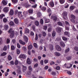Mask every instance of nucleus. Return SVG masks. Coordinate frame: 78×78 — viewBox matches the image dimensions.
Listing matches in <instances>:
<instances>
[{
  "label": "nucleus",
  "instance_id": "5701e85b",
  "mask_svg": "<svg viewBox=\"0 0 78 78\" xmlns=\"http://www.w3.org/2000/svg\"><path fill=\"white\" fill-rule=\"evenodd\" d=\"M41 10L43 11H45L46 10V7H42L41 8Z\"/></svg>",
  "mask_w": 78,
  "mask_h": 78
},
{
  "label": "nucleus",
  "instance_id": "f3484780",
  "mask_svg": "<svg viewBox=\"0 0 78 78\" xmlns=\"http://www.w3.org/2000/svg\"><path fill=\"white\" fill-rule=\"evenodd\" d=\"M64 34L65 35H66V36H68V37L69 36V35H70V33H69L67 31L65 32L64 33Z\"/></svg>",
  "mask_w": 78,
  "mask_h": 78
},
{
  "label": "nucleus",
  "instance_id": "603ef678",
  "mask_svg": "<svg viewBox=\"0 0 78 78\" xmlns=\"http://www.w3.org/2000/svg\"><path fill=\"white\" fill-rule=\"evenodd\" d=\"M74 49L75 51H78V47H75L74 48Z\"/></svg>",
  "mask_w": 78,
  "mask_h": 78
},
{
  "label": "nucleus",
  "instance_id": "c03bdc74",
  "mask_svg": "<svg viewBox=\"0 0 78 78\" xmlns=\"http://www.w3.org/2000/svg\"><path fill=\"white\" fill-rule=\"evenodd\" d=\"M70 17L72 19H75V16L73 15H71L70 16Z\"/></svg>",
  "mask_w": 78,
  "mask_h": 78
},
{
  "label": "nucleus",
  "instance_id": "423d86ee",
  "mask_svg": "<svg viewBox=\"0 0 78 78\" xmlns=\"http://www.w3.org/2000/svg\"><path fill=\"white\" fill-rule=\"evenodd\" d=\"M4 12H7L9 10V7H5L3 9Z\"/></svg>",
  "mask_w": 78,
  "mask_h": 78
},
{
  "label": "nucleus",
  "instance_id": "39448f33",
  "mask_svg": "<svg viewBox=\"0 0 78 78\" xmlns=\"http://www.w3.org/2000/svg\"><path fill=\"white\" fill-rule=\"evenodd\" d=\"M62 30V28L59 27H57L56 28V31L58 33H60V32Z\"/></svg>",
  "mask_w": 78,
  "mask_h": 78
},
{
  "label": "nucleus",
  "instance_id": "bf43d9fd",
  "mask_svg": "<svg viewBox=\"0 0 78 78\" xmlns=\"http://www.w3.org/2000/svg\"><path fill=\"white\" fill-rule=\"evenodd\" d=\"M51 74L52 75H56V72H55L52 71L51 72Z\"/></svg>",
  "mask_w": 78,
  "mask_h": 78
},
{
  "label": "nucleus",
  "instance_id": "9d476101",
  "mask_svg": "<svg viewBox=\"0 0 78 78\" xmlns=\"http://www.w3.org/2000/svg\"><path fill=\"white\" fill-rule=\"evenodd\" d=\"M14 11L12 10V9H11L10 11V12L9 13V15L10 16H12L14 14Z\"/></svg>",
  "mask_w": 78,
  "mask_h": 78
},
{
  "label": "nucleus",
  "instance_id": "dca6fc26",
  "mask_svg": "<svg viewBox=\"0 0 78 78\" xmlns=\"http://www.w3.org/2000/svg\"><path fill=\"white\" fill-rule=\"evenodd\" d=\"M19 42L21 44H22V45H25V42L22 41L21 40H20Z\"/></svg>",
  "mask_w": 78,
  "mask_h": 78
},
{
  "label": "nucleus",
  "instance_id": "338daca9",
  "mask_svg": "<svg viewBox=\"0 0 78 78\" xmlns=\"http://www.w3.org/2000/svg\"><path fill=\"white\" fill-rule=\"evenodd\" d=\"M56 70H59L60 69V67L59 66H57L56 68Z\"/></svg>",
  "mask_w": 78,
  "mask_h": 78
},
{
  "label": "nucleus",
  "instance_id": "4be33fe9",
  "mask_svg": "<svg viewBox=\"0 0 78 78\" xmlns=\"http://www.w3.org/2000/svg\"><path fill=\"white\" fill-rule=\"evenodd\" d=\"M12 43L13 44H16V40L15 39H13L12 40Z\"/></svg>",
  "mask_w": 78,
  "mask_h": 78
},
{
  "label": "nucleus",
  "instance_id": "20e7f679",
  "mask_svg": "<svg viewBox=\"0 0 78 78\" xmlns=\"http://www.w3.org/2000/svg\"><path fill=\"white\" fill-rule=\"evenodd\" d=\"M55 48L57 50V51H61L62 50V49L61 48V47L58 45H56L55 46Z\"/></svg>",
  "mask_w": 78,
  "mask_h": 78
},
{
  "label": "nucleus",
  "instance_id": "4468645a",
  "mask_svg": "<svg viewBox=\"0 0 78 78\" xmlns=\"http://www.w3.org/2000/svg\"><path fill=\"white\" fill-rule=\"evenodd\" d=\"M51 19H53L54 20H57V17L56 16H52L51 17Z\"/></svg>",
  "mask_w": 78,
  "mask_h": 78
},
{
  "label": "nucleus",
  "instance_id": "f03ea898",
  "mask_svg": "<svg viewBox=\"0 0 78 78\" xmlns=\"http://www.w3.org/2000/svg\"><path fill=\"white\" fill-rule=\"evenodd\" d=\"M64 66L66 68H67V69H70V68L72 67L73 65L72 64L69 63H65Z\"/></svg>",
  "mask_w": 78,
  "mask_h": 78
},
{
  "label": "nucleus",
  "instance_id": "c9c22d12",
  "mask_svg": "<svg viewBox=\"0 0 78 78\" xmlns=\"http://www.w3.org/2000/svg\"><path fill=\"white\" fill-rule=\"evenodd\" d=\"M56 35V32L55 31H53L52 32V36L53 37H55Z\"/></svg>",
  "mask_w": 78,
  "mask_h": 78
},
{
  "label": "nucleus",
  "instance_id": "c85d7f7f",
  "mask_svg": "<svg viewBox=\"0 0 78 78\" xmlns=\"http://www.w3.org/2000/svg\"><path fill=\"white\" fill-rule=\"evenodd\" d=\"M28 50H31V49H32V48H33V46L32 45H30L28 47Z\"/></svg>",
  "mask_w": 78,
  "mask_h": 78
},
{
  "label": "nucleus",
  "instance_id": "5fc2aeb1",
  "mask_svg": "<svg viewBox=\"0 0 78 78\" xmlns=\"http://www.w3.org/2000/svg\"><path fill=\"white\" fill-rule=\"evenodd\" d=\"M8 21V20L6 18H4L3 20V22H6Z\"/></svg>",
  "mask_w": 78,
  "mask_h": 78
},
{
  "label": "nucleus",
  "instance_id": "79ce46f5",
  "mask_svg": "<svg viewBox=\"0 0 78 78\" xmlns=\"http://www.w3.org/2000/svg\"><path fill=\"white\" fill-rule=\"evenodd\" d=\"M62 39L63 41H67V38L65 37H62Z\"/></svg>",
  "mask_w": 78,
  "mask_h": 78
},
{
  "label": "nucleus",
  "instance_id": "a18cd8bd",
  "mask_svg": "<svg viewBox=\"0 0 78 78\" xmlns=\"http://www.w3.org/2000/svg\"><path fill=\"white\" fill-rule=\"evenodd\" d=\"M47 12H51V10L49 8H48V9L47 10Z\"/></svg>",
  "mask_w": 78,
  "mask_h": 78
},
{
  "label": "nucleus",
  "instance_id": "bb28decb",
  "mask_svg": "<svg viewBox=\"0 0 78 78\" xmlns=\"http://www.w3.org/2000/svg\"><path fill=\"white\" fill-rule=\"evenodd\" d=\"M29 13H33V9H30L28 11Z\"/></svg>",
  "mask_w": 78,
  "mask_h": 78
},
{
  "label": "nucleus",
  "instance_id": "aec40b11",
  "mask_svg": "<svg viewBox=\"0 0 78 78\" xmlns=\"http://www.w3.org/2000/svg\"><path fill=\"white\" fill-rule=\"evenodd\" d=\"M49 4L51 6V7H54V3L53 2H51Z\"/></svg>",
  "mask_w": 78,
  "mask_h": 78
},
{
  "label": "nucleus",
  "instance_id": "9b49d317",
  "mask_svg": "<svg viewBox=\"0 0 78 78\" xmlns=\"http://www.w3.org/2000/svg\"><path fill=\"white\" fill-rule=\"evenodd\" d=\"M19 58H23V59H25L26 58V56L24 54H21L20 55Z\"/></svg>",
  "mask_w": 78,
  "mask_h": 78
},
{
  "label": "nucleus",
  "instance_id": "f704fd0d",
  "mask_svg": "<svg viewBox=\"0 0 78 78\" xmlns=\"http://www.w3.org/2000/svg\"><path fill=\"white\" fill-rule=\"evenodd\" d=\"M58 25H60V26H62V27H63V26H62V23L61 22H58Z\"/></svg>",
  "mask_w": 78,
  "mask_h": 78
},
{
  "label": "nucleus",
  "instance_id": "7ed1b4c3",
  "mask_svg": "<svg viewBox=\"0 0 78 78\" xmlns=\"http://www.w3.org/2000/svg\"><path fill=\"white\" fill-rule=\"evenodd\" d=\"M62 15L63 17V18L65 19H66L65 17H66V18L67 17V13L66 12H64L62 13Z\"/></svg>",
  "mask_w": 78,
  "mask_h": 78
},
{
  "label": "nucleus",
  "instance_id": "2f4dec72",
  "mask_svg": "<svg viewBox=\"0 0 78 78\" xmlns=\"http://www.w3.org/2000/svg\"><path fill=\"white\" fill-rule=\"evenodd\" d=\"M27 73L28 75H31V71H29Z\"/></svg>",
  "mask_w": 78,
  "mask_h": 78
},
{
  "label": "nucleus",
  "instance_id": "6ab92c4d",
  "mask_svg": "<svg viewBox=\"0 0 78 78\" xmlns=\"http://www.w3.org/2000/svg\"><path fill=\"white\" fill-rule=\"evenodd\" d=\"M27 63L28 64H31V61H30V58H28L27 59Z\"/></svg>",
  "mask_w": 78,
  "mask_h": 78
},
{
  "label": "nucleus",
  "instance_id": "cd10ccee",
  "mask_svg": "<svg viewBox=\"0 0 78 78\" xmlns=\"http://www.w3.org/2000/svg\"><path fill=\"white\" fill-rule=\"evenodd\" d=\"M14 21L16 24H17V23H18V20H17V18L15 19L14 20Z\"/></svg>",
  "mask_w": 78,
  "mask_h": 78
},
{
  "label": "nucleus",
  "instance_id": "8fccbe9b",
  "mask_svg": "<svg viewBox=\"0 0 78 78\" xmlns=\"http://www.w3.org/2000/svg\"><path fill=\"white\" fill-rule=\"evenodd\" d=\"M40 22L41 24H43V23H44V20H42V19H41Z\"/></svg>",
  "mask_w": 78,
  "mask_h": 78
},
{
  "label": "nucleus",
  "instance_id": "7c9ffc66",
  "mask_svg": "<svg viewBox=\"0 0 78 78\" xmlns=\"http://www.w3.org/2000/svg\"><path fill=\"white\" fill-rule=\"evenodd\" d=\"M6 55V52H4L1 55V56H5V55Z\"/></svg>",
  "mask_w": 78,
  "mask_h": 78
},
{
  "label": "nucleus",
  "instance_id": "473e14b6",
  "mask_svg": "<svg viewBox=\"0 0 78 78\" xmlns=\"http://www.w3.org/2000/svg\"><path fill=\"white\" fill-rule=\"evenodd\" d=\"M28 69L29 71L32 72V67L31 66H30L28 67Z\"/></svg>",
  "mask_w": 78,
  "mask_h": 78
},
{
  "label": "nucleus",
  "instance_id": "0e129e2a",
  "mask_svg": "<svg viewBox=\"0 0 78 78\" xmlns=\"http://www.w3.org/2000/svg\"><path fill=\"white\" fill-rule=\"evenodd\" d=\"M30 34L31 35V36H34V32L33 31L30 32Z\"/></svg>",
  "mask_w": 78,
  "mask_h": 78
},
{
  "label": "nucleus",
  "instance_id": "c756f323",
  "mask_svg": "<svg viewBox=\"0 0 78 78\" xmlns=\"http://www.w3.org/2000/svg\"><path fill=\"white\" fill-rule=\"evenodd\" d=\"M12 1L13 3H16L18 2V0H12Z\"/></svg>",
  "mask_w": 78,
  "mask_h": 78
},
{
  "label": "nucleus",
  "instance_id": "4d7b16f0",
  "mask_svg": "<svg viewBox=\"0 0 78 78\" xmlns=\"http://www.w3.org/2000/svg\"><path fill=\"white\" fill-rule=\"evenodd\" d=\"M68 7H69V5L67 4H65V8H67Z\"/></svg>",
  "mask_w": 78,
  "mask_h": 78
},
{
  "label": "nucleus",
  "instance_id": "69168bd1",
  "mask_svg": "<svg viewBox=\"0 0 78 78\" xmlns=\"http://www.w3.org/2000/svg\"><path fill=\"white\" fill-rule=\"evenodd\" d=\"M30 19H31L32 20H35V18L32 17V16H30Z\"/></svg>",
  "mask_w": 78,
  "mask_h": 78
},
{
  "label": "nucleus",
  "instance_id": "774afa93",
  "mask_svg": "<svg viewBox=\"0 0 78 78\" xmlns=\"http://www.w3.org/2000/svg\"><path fill=\"white\" fill-rule=\"evenodd\" d=\"M51 29L52 28H48V32H50V31H51Z\"/></svg>",
  "mask_w": 78,
  "mask_h": 78
},
{
  "label": "nucleus",
  "instance_id": "f257e3e1",
  "mask_svg": "<svg viewBox=\"0 0 78 78\" xmlns=\"http://www.w3.org/2000/svg\"><path fill=\"white\" fill-rule=\"evenodd\" d=\"M13 29L12 28H11L8 31L9 33H10V38H12L14 35V31L13 30Z\"/></svg>",
  "mask_w": 78,
  "mask_h": 78
},
{
  "label": "nucleus",
  "instance_id": "49530a36",
  "mask_svg": "<svg viewBox=\"0 0 78 78\" xmlns=\"http://www.w3.org/2000/svg\"><path fill=\"white\" fill-rule=\"evenodd\" d=\"M22 49L23 51H26V50H27V48H26L25 47H23Z\"/></svg>",
  "mask_w": 78,
  "mask_h": 78
},
{
  "label": "nucleus",
  "instance_id": "ea45409f",
  "mask_svg": "<svg viewBox=\"0 0 78 78\" xmlns=\"http://www.w3.org/2000/svg\"><path fill=\"white\" fill-rule=\"evenodd\" d=\"M19 63V62L18 61V60L17 59H16L15 60V64L16 65H17Z\"/></svg>",
  "mask_w": 78,
  "mask_h": 78
},
{
  "label": "nucleus",
  "instance_id": "e433bc0d",
  "mask_svg": "<svg viewBox=\"0 0 78 78\" xmlns=\"http://www.w3.org/2000/svg\"><path fill=\"white\" fill-rule=\"evenodd\" d=\"M11 48L12 50H14L15 49V47H14V45H11Z\"/></svg>",
  "mask_w": 78,
  "mask_h": 78
},
{
  "label": "nucleus",
  "instance_id": "a19ab883",
  "mask_svg": "<svg viewBox=\"0 0 78 78\" xmlns=\"http://www.w3.org/2000/svg\"><path fill=\"white\" fill-rule=\"evenodd\" d=\"M8 59L9 60H11L12 59V57H11V55H9L8 56Z\"/></svg>",
  "mask_w": 78,
  "mask_h": 78
},
{
  "label": "nucleus",
  "instance_id": "2eb2a0df",
  "mask_svg": "<svg viewBox=\"0 0 78 78\" xmlns=\"http://www.w3.org/2000/svg\"><path fill=\"white\" fill-rule=\"evenodd\" d=\"M49 49L50 50H53V45L52 44H50Z\"/></svg>",
  "mask_w": 78,
  "mask_h": 78
},
{
  "label": "nucleus",
  "instance_id": "864d4df0",
  "mask_svg": "<svg viewBox=\"0 0 78 78\" xmlns=\"http://www.w3.org/2000/svg\"><path fill=\"white\" fill-rule=\"evenodd\" d=\"M74 8L75 7L73 6L70 7V9H71V10H73Z\"/></svg>",
  "mask_w": 78,
  "mask_h": 78
},
{
  "label": "nucleus",
  "instance_id": "6e6552de",
  "mask_svg": "<svg viewBox=\"0 0 78 78\" xmlns=\"http://www.w3.org/2000/svg\"><path fill=\"white\" fill-rule=\"evenodd\" d=\"M43 19L44 21H45V23H48V22H50V19H47L45 17H44Z\"/></svg>",
  "mask_w": 78,
  "mask_h": 78
},
{
  "label": "nucleus",
  "instance_id": "052dcab7",
  "mask_svg": "<svg viewBox=\"0 0 78 78\" xmlns=\"http://www.w3.org/2000/svg\"><path fill=\"white\" fill-rule=\"evenodd\" d=\"M16 51H17V54L18 55H19V54L20 53V50H19V49H17Z\"/></svg>",
  "mask_w": 78,
  "mask_h": 78
},
{
  "label": "nucleus",
  "instance_id": "a878e982",
  "mask_svg": "<svg viewBox=\"0 0 78 78\" xmlns=\"http://www.w3.org/2000/svg\"><path fill=\"white\" fill-rule=\"evenodd\" d=\"M2 3L4 5H7V2L5 0H3L2 1Z\"/></svg>",
  "mask_w": 78,
  "mask_h": 78
},
{
  "label": "nucleus",
  "instance_id": "13d9d810",
  "mask_svg": "<svg viewBox=\"0 0 78 78\" xmlns=\"http://www.w3.org/2000/svg\"><path fill=\"white\" fill-rule=\"evenodd\" d=\"M38 39V37L37 35V34H36V37L35 38V40L37 41V40Z\"/></svg>",
  "mask_w": 78,
  "mask_h": 78
},
{
  "label": "nucleus",
  "instance_id": "3c124183",
  "mask_svg": "<svg viewBox=\"0 0 78 78\" xmlns=\"http://www.w3.org/2000/svg\"><path fill=\"white\" fill-rule=\"evenodd\" d=\"M43 29L45 30H47V26H44L43 27Z\"/></svg>",
  "mask_w": 78,
  "mask_h": 78
},
{
  "label": "nucleus",
  "instance_id": "f8f14e48",
  "mask_svg": "<svg viewBox=\"0 0 78 78\" xmlns=\"http://www.w3.org/2000/svg\"><path fill=\"white\" fill-rule=\"evenodd\" d=\"M22 67H23V72H25V71L27 70V67L26 66H24L23 65Z\"/></svg>",
  "mask_w": 78,
  "mask_h": 78
},
{
  "label": "nucleus",
  "instance_id": "0eeeda50",
  "mask_svg": "<svg viewBox=\"0 0 78 78\" xmlns=\"http://www.w3.org/2000/svg\"><path fill=\"white\" fill-rule=\"evenodd\" d=\"M60 45L61 47L64 48L65 47V46H66V45L65 44V43H64V42L62 41H61L60 43Z\"/></svg>",
  "mask_w": 78,
  "mask_h": 78
},
{
  "label": "nucleus",
  "instance_id": "b1692460",
  "mask_svg": "<svg viewBox=\"0 0 78 78\" xmlns=\"http://www.w3.org/2000/svg\"><path fill=\"white\" fill-rule=\"evenodd\" d=\"M35 25L37 26H38L39 25V23L37 21H36L35 22Z\"/></svg>",
  "mask_w": 78,
  "mask_h": 78
},
{
  "label": "nucleus",
  "instance_id": "1a4fd4ad",
  "mask_svg": "<svg viewBox=\"0 0 78 78\" xmlns=\"http://www.w3.org/2000/svg\"><path fill=\"white\" fill-rule=\"evenodd\" d=\"M23 38L25 42H28V38L27 37V36H24L23 37Z\"/></svg>",
  "mask_w": 78,
  "mask_h": 78
},
{
  "label": "nucleus",
  "instance_id": "de8ad7c7",
  "mask_svg": "<svg viewBox=\"0 0 78 78\" xmlns=\"http://www.w3.org/2000/svg\"><path fill=\"white\" fill-rule=\"evenodd\" d=\"M4 16H5V15H4L3 14H2V15H0V19H2V18H3V17H4Z\"/></svg>",
  "mask_w": 78,
  "mask_h": 78
},
{
  "label": "nucleus",
  "instance_id": "09e8293b",
  "mask_svg": "<svg viewBox=\"0 0 78 78\" xmlns=\"http://www.w3.org/2000/svg\"><path fill=\"white\" fill-rule=\"evenodd\" d=\"M4 28L5 30H8V26L7 25H5Z\"/></svg>",
  "mask_w": 78,
  "mask_h": 78
},
{
  "label": "nucleus",
  "instance_id": "ddd939ff",
  "mask_svg": "<svg viewBox=\"0 0 78 78\" xmlns=\"http://www.w3.org/2000/svg\"><path fill=\"white\" fill-rule=\"evenodd\" d=\"M54 55L56 56H61V54L59 52H55L54 53Z\"/></svg>",
  "mask_w": 78,
  "mask_h": 78
},
{
  "label": "nucleus",
  "instance_id": "72a5a7b5",
  "mask_svg": "<svg viewBox=\"0 0 78 78\" xmlns=\"http://www.w3.org/2000/svg\"><path fill=\"white\" fill-rule=\"evenodd\" d=\"M9 24L10 25H11V26H13V25H14V22H13L11 21L10 22Z\"/></svg>",
  "mask_w": 78,
  "mask_h": 78
},
{
  "label": "nucleus",
  "instance_id": "393cba45",
  "mask_svg": "<svg viewBox=\"0 0 78 78\" xmlns=\"http://www.w3.org/2000/svg\"><path fill=\"white\" fill-rule=\"evenodd\" d=\"M59 2L61 4H63L65 2V0H60Z\"/></svg>",
  "mask_w": 78,
  "mask_h": 78
},
{
  "label": "nucleus",
  "instance_id": "a211bd4d",
  "mask_svg": "<svg viewBox=\"0 0 78 78\" xmlns=\"http://www.w3.org/2000/svg\"><path fill=\"white\" fill-rule=\"evenodd\" d=\"M29 29L27 28H26L25 30V33H29Z\"/></svg>",
  "mask_w": 78,
  "mask_h": 78
},
{
  "label": "nucleus",
  "instance_id": "4c0bfd02",
  "mask_svg": "<svg viewBox=\"0 0 78 78\" xmlns=\"http://www.w3.org/2000/svg\"><path fill=\"white\" fill-rule=\"evenodd\" d=\"M37 15V16L38 17H39L41 16V13L40 12H38Z\"/></svg>",
  "mask_w": 78,
  "mask_h": 78
},
{
  "label": "nucleus",
  "instance_id": "37998d69",
  "mask_svg": "<svg viewBox=\"0 0 78 78\" xmlns=\"http://www.w3.org/2000/svg\"><path fill=\"white\" fill-rule=\"evenodd\" d=\"M19 16H20V17H22V12H19L18 13Z\"/></svg>",
  "mask_w": 78,
  "mask_h": 78
},
{
  "label": "nucleus",
  "instance_id": "6e6d98bb",
  "mask_svg": "<svg viewBox=\"0 0 78 78\" xmlns=\"http://www.w3.org/2000/svg\"><path fill=\"white\" fill-rule=\"evenodd\" d=\"M40 64L42 66H43V65H44V61H43V60H41L40 61Z\"/></svg>",
  "mask_w": 78,
  "mask_h": 78
},
{
  "label": "nucleus",
  "instance_id": "412c9836",
  "mask_svg": "<svg viewBox=\"0 0 78 78\" xmlns=\"http://www.w3.org/2000/svg\"><path fill=\"white\" fill-rule=\"evenodd\" d=\"M44 39H40V44H43V43L44 42Z\"/></svg>",
  "mask_w": 78,
  "mask_h": 78
},
{
  "label": "nucleus",
  "instance_id": "680f3d73",
  "mask_svg": "<svg viewBox=\"0 0 78 78\" xmlns=\"http://www.w3.org/2000/svg\"><path fill=\"white\" fill-rule=\"evenodd\" d=\"M7 50V47L6 46H5L3 49V50L4 51H6Z\"/></svg>",
  "mask_w": 78,
  "mask_h": 78
},
{
  "label": "nucleus",
  "instance_id": "58836bf2",
  "mask_svg": "<svg viewBox=\"0 0 78 78\" xmlns=\"http://www.w3.org/2000/svg\"><path fill=\"white\" fill-rule=\"evenodd\" d=\"M69 50H70V48H68L65 51V53H67V52H69Z\"/></svg>",
  "mask_w": 78,
  "mask_h": 78
},
{
  "label": "nucleus",
  "instance_id": "e2e57ef3",
  "mask_svg": "<svg viewBox=\"0 0 78 78\" xmlns=\"http://www.w3.org/2000/svg\"><path fill=\"white\" fill-rule=\"evenodd\" d=\"M34 62H37L38 61V60H37V59L34 58V60H33Z\"/></svg>",
  "mask_w": 78,
  "mask_h": 78
}]
</instances>
